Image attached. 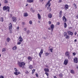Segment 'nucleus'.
<instances>
[{
    "instance_id": "nucleus-63",
    "label": "nucleus",
    "mask_w": 78,
    "mask_h": 78,
    "mask_svg": "<svg viewBox=\"0 0 78 78\" xmlns=\"http://www.w3.org/2000/svg\"><path fill=\"white\" fill-rule=\"evenodd\" d=\"M0 21H2V22H3L4 20H0Z\"/></svg>"
},
{
    "instance_id": "nucleus-46",
    "label": "nucleus",
    "mask_w": 78,
    "mask_h": 78,
    "mask_svg": "<svg viewBox=\"0 0 78 78\" xmlns=\"http://www.w3.org/2000/svg\"><path fill=\"white\" fill-rule=\"evenodd\" d=\"M30 11H32V12H33V8H31V9H30Z\"/></svg>"
},
{
    "instance_id": "nucleus-12",
    "label": "nucleus",
    "mask_w": 78,
    "mask_h": 78,
    "mask_svg": "<svg viewBox=\"0 0 78 78\" xmlns=\"http://www.w3.org/2000/svg\"><path fill=\"white\" fill-rule=\"evenodd\" d=\"M62 11H60L59 13V17H62Z\"/></svg>"
},
{
    "instance_id": "nucleus-34",
    "label": "nucleus",
    "mask_w": 78,
    "mask_h": 78,
    "mask_svg": "<svg viewBox=\"0 0 78 78\" xmlns=\"http://www.w3.org/2000/svg\"><path fill=\"white\" fill-rule=\"evenodd\" d=\"M4 3H7L8 1H6V0H5L4 1Z\"/></svg>"
},
{
    "instance_id": "nucleus-33",
    "label": "nucleus",
    "mask_w": 78,
    "mask_h": 78,
    "mask_svg": "<svg viewBox=\"0 0 78 78\" xmlns=\"http://www.w3.org/2000/svg\"><path fill=\"white\" fill-rule=\"evenodd\" d=\"M35 71V69H34L32 70V74H33V73H34Z\"/></svg>"
},
{
    "instance_id": "nucleus-22",
    "label": "nucleus",
    "mask_w": 78,
    "mask_h": 78,
    "mask_svg": "<svg viewBox=\"0 0 78 78\" xmlns=\"http://www.w3.org/2000/svg\"><path fill=\"white\" fill-rule=\"evenodd\" d=\"M16 49H17V47H16V46H15L12 48L13 50H16Z\"/></svg>"
},
{
    "instance_id": "nucleus-16",
    "label": "nucleus",
    "mask_w": 78,
    "mask_h": 78,
    "mask_svg": "<svg viewBox=\"0 0 78 78\" xmlns=\"http://www.w3.org/2000/svg\"><path fill=\"white\" fill-rule=\"evenodd\" d=\"M37 15H38V19L39 20L41 19V15H40V14H39V13H38V14Z\"/></svg>"
},
{
    "instance_id": "nucleus-55",
    "label": "nucleus",
    "mask_w": 78,
    "mask_h": 78,
    "mask_svg": "<svg viewBox=\"0 0 78 78\" xmlns=\"http://www.w3.org/2000/svg\"><path fill=\"white\" fill-rule=\"evenodd\" d=\"M62 2V0H60L58 2L59 3H61Z\"/></svg>"
},
{
    "instance_id": "nucleus-38",
    "label": "nucleus",
    "mask_w": 78,
    "mask_h": 78,
    "mask_svg": "<svg viewBox=\"0 0 78 78\" xmlns=\"http://www.w3.org/2000/svg\"><path fill=\"white\" fill-rule=\"evenodd\" d=\"M45 74H46V75L47 76H48V73H47V72H45Z\"/></svg>"
},
{
    "instance_id": "nucleus-25",
    "label": "nucleus",
    "mask_w": 78,
    "mask_h": 78,
    "mask_svg": "<svg viewBox=\"0 0 78 78\" xmlns=\"http://www.w3.org/2000/svg\"><path fill=\"white\" fill-rule=\"evenodd\" d=\"M73 6H74L75 9H76L77 8L76 5V4H75V3H74L73 4Z\"/></svg>"
},
{
    "instance_id": "nucleus-17",
    "label": "nucleus",
    "mask_w": 78,
    "mask_h": 78,
    "mask_svg": "<svg viewBox=\"0 0 78 78\" xmlns=\"http://www.w3.org/2000/svg\"><path fill=\"white\" fill-rule=\"evenodd\" d=\"M33 0H27V2L28 3H33Z\"/></svg>"
},
{
    "instance_id": "nucleus-23",
    "label": "nucleus",
    "mask_w": 78,
    "mask_h": 78,
    "mask_svg": "<svg viewBox=\"0 0 78 78\" xmlns=\"http://www.w3.org/2000/svg\"><path fill=\"white\" fill-rule=\"evenodd\" d=\"M64 28L67 27V24L65 22L64 23Z\"/></svg>"
},
{
    "instance_id": "nucleus-62",
    "label": "nucleus",
    "mask_w": 78,
    "mask_h": 78,
    "mask_svg": "<svg viewBox=\"0 0 78 78\" xmlns=\"http://www.w3.org/2000/svg\"><path fill=\"white\" fill-rule=\"evenodd\" d=\"M76 41H77V40L76 39H75L74 40V42H76Z\"/></svg>"
},
{
    "instance_id": "nucleus-6",
    "label": "nucleus",
    "mask_w": 78,
    "mask_h": 78,
    "mask_svg": "<svg viewBox=\"0 0 78 78\" xmlns=\"http://www.w3.org/2000/svg\"><path fill=\"white\" fill-rule=\"evenodd\" d=\"M67 33H68V35H71V36H73V33H72V32L70 31H68L67 32Z\"/></svg>"
},
{
    "instance_id": "nucleus-43",
    "label": "nucleus",
    "mask_w": 78,
    "mask_h": 78,
    "mask_svg": "<svg viewBox=\"0 0 78 78\" xmlns=\"http://www.w3.org/2000/svg\"><path fill=\"white\" fill-rule=\"evenodd\" d=\"M20 44H21V42H19L17 43L18 45H20Z\"/></svg>"
},
{
    "instance_id": "nucleus-61",
    "label": "nucleus",
    "mask_w": 78,
    "mask_h": 78,
    "mask_svg": "<svg viewBox=\"0 0 78 78\" xmlns=\"http://www.w3.org/2000/svg\"><path fill=\"white\" fill-rule=\"evenodd\" d=\"M76 18H77V19H78V15H77L76 16Z\"/></svg>"
},
{
    "instance_id": "nucleus-26",
    "label": "nucleus",
    "mask_w": 78,
    "mask_h": 78,
    "mask_svg": "<svg viewBox=\"0 0 78 78\" xmlns=\"http://www.w3.org/2000/svg\"><path fill=\"white\" fill-rule=\"evenodd\" d=\"M10 41V38H7V41L8 42H9Z\"/></svg>"
},
{
    "instance_id": "nucleus-7",
    "label": "nucleus",
    "mask_w": 78,
    "mask_h": 78,
    "mask_svg": "<svg viewBox=\"0 0 78 78\" xmlns=\"http://www.w3.org/2000/svg\"><path fill=\"white\" fill-rule=\"evenodd\" d=\"M74 61L75 63H78V58L76 57L74 58Z\"/></svg>"
},
{
    "instance_id": "nucleus-27",
    "label": "nucleus",
    "mask_w": 78,
    "mask_h": 78,
    "mask_svg": "<svg viewBox=\"0 0 78 78\" xmlns=\"http://www.w3.org/2000/svg\"><path fill=\"white\" fill-rule=\"evenodd\" d=\"M29 69H31L33 68V66L31 65H30L29 67Z\"/></svg>"
},
{
    "instance_id": "nucleus-59",
    "label": "nucleus",
    "mask_w": 78,
    "mask_h": 78,
    "mask_svg": "<svg viewBox=\"0 0 78 78\" xmlns=\"http://www.w3.org/2000/svg\"><path fill=\"white\" fill-rule=\"evenodd\" d=\"M51 28L49 27V28H48V29L49 30H51Z\"/></svg>"
},
{
    "instance_id": "nucleus-32",
    "label": "nucleus",
    "mask_w": 78,
    "mask_h": 78,
    "mask_svg": "<svg viewBox=\"0 0 78 78\" xmlns=\"http://www.w3.org/2000/svg\"><path fill=\"white\" fill-rule=\"evenodd\" d=\"M63 20H66V18L65 16H64L62 18Z\"/></svg>"
},
{
    "instance_id": "nucleus-1",
    "label": "nucleus",
    "mask_w": 78,
    "mask_h": 78,
    "mask_svg": "<svg viewBox=\"0 0 78 78\" xmlns=\"http://www.w3.org/2000/svg\"><path fill=\"white\" fill-rule=\"evenodd\" d=\"M18 64L19 65L20 67H22V66H25V63L23 62H18Z\"/></svg>"
},
{
    "instance_id": "nucleus-24",
    "label": "nucleus",
    "mask_w": 78,
    "mask_h": 78,
    "mask_svg": "<svg viewBox=\"0 0 78 78\" xmlns=\"http://www.w3.org/2000/svg\"><path fill=\"white\" fill-rule=\"evenodd\" d=\"M28 59L29 60H31H31H32V57H30V56H29L28 57Z\"/></svg>"
},
{
    "instance_id": "nucleus-54",
    "label": "nucleus",
    "mask_w": 78,
    "mask_h": 78,
    "mask_svg": "<svg viewBox=\"0 0 78 78\" xmlns=\"http://www.w3.org/2000/svg\"><path fill=\"white\" fill-rule=\"evenodd\" d=\"M0 78H4V77L3 76H0Z\"/></svg>"
},
{
    "instance_id": "nucleus-45",
    "label": "nucleus",
    "mask_w": 78,
    "mask_h": 78,
    "mask_svg": "<svg viewBox=\"0 0 78 78\" xmlns=\"http://www.w3.org/2000/svg\"><path fill=\"white\" fill-rule=\"evenodd\" d=\"M73 56H75V55H76V54L75 52L73 53Z\"/></svg>"
},
{
    "instance_id": "nucleus-57",
    "label": "nucleus",
    "mask_w": 78,
    "mask_h": 78,
    "mask_svg": "<svg viewBox=\"0 0 78 78\" xmlns=\"http://www.w3.org/2000/svg\"><path fill=\"white\" fill-rule=\"evenodd\" d=\"M54 78H57V77H56V76H54Z\"/></svg>"
},
{
    "instance_id": "nucleus-8",
    "label": "nucleus",
    "mask_w": 78,
    "mask_h": 78,
    "mask_svg": "<svg viewBox=\"0 0 78 78\" xmlns=\"http://www.w3.org/2000/svg\"><path fill=\"white\" fill-rule=\"evenodd\" d=\"M51 31H53V29H54V28H55V26L53 24H51Z\"/></svg>"
},
{
    "instance_id": "nucleus-3",
    "label": "nucleus",
    "mask_w": 78,
    "mask_h": 78,
    "mask_svg": "<svg viewBox=\"0 0 78 78\" xmlns=\"http://www.w3.org/2000/svg\"><path fill=\"white\" fill-rule=\"evenodd\" d=\"M14 70L16 72L14 73V74L16 75H18L19 74H20V73L19 72H17V69L15 68Z\"/></svg>"
},
{
    "instance_id": "nucleus-40",
    "label": "nucleus",
    "mask_w": 78,
    "mask_h": 78,
    "mask_svg": "<svg viewBox=\"0 0 78 78\" xmlns=\"http://www.w3.org/2000/svg\"><path fill=\"white\" fill-rule=\"evenodd\" d=\"M49 50H50V51L51 52H52V51H53V49L52 48H50Z\"/></svg>"
},
{
    "instance_id": "nucleus-36",
    "label": "nucleus",
    "mask_w": 78,
    "mask_h": 78,
    "mask_svg": "<svg viewBox=\"0 0 78 78\" xmlns=\"http://www.w3.org/2000/svg\"><path fill=\"white\" fill-rule=\"evenodd\" d=\"M59 76L60 77H62V74L61 73L59 74Z\"/></svg>"
},
{
    "instance_id": "nucleus-39",
    "label": "nucleus",
    "mask_w": 78,
    "mask_h": 78,
    "mask_svg": "<svg viewBox=\"0 0 78 78\" xmlns=\"http://www.w3.org/2000/svg\"><path fill=\"white\" fill-rule=\"evenodd\" d=\"M68 58L69 59H70V58H71V57L70 56V55H69L68 56Z\"/></svg>"
},
{
    "instance_id": "nucleus-44",
    "label": "nucleus",
    "mask_w": 78,
    "mask_h": 78,
    "mask_svg": "<svg viewBox=\"0 0 78 78\" xmlns=\"http://www.w3.org/2000/svg\"><path fill=\"white\" fill-rule=\"evenodd\" d=\"M49 53H47L46 54H45V56H48V55H49Z\"/></svg>"
},
{
    "instance_id": "nucleus-35",
    "label": "nucleus",
    "mask_w": 78,
    "mask_h": 78,
    "mask_svg": "<svg viewBox=\"0 0 78 78\" xmlns=\"http://www.w3.org/2000/svg\"><path fill=\"white\" fill-rule=\"evenodd\" d=\"M43 50L41 49V50L40 52V53H43Z\"/></svg>"
},
{
    "instance_id": "nucleus-5",
    "label": "nucleus",
    "mask_w": 78,
    "mask_h": 78,
    "mask_svg": "<svg viewBox=\"0 0 78 78\" xmlns=\"http://www.w3.org/2000/svg\"><path fill=\"white\" fill-rule=\"evenodd\" d=\"M52 0H50L48 1V2L47 3L46 6H48V7H50V1H51Z\"/></svg>"
},
{
    "instance_id": "nucleus-21",
    "label": "nucleus",
    "mask_w": 78,
    "mask_h": 78,
    "mask_svg": "<svg viewBox=\"0 0 78 78\" xmlns=\"http://www.w3.org/2000/svg\"><path fill=\"white\" fill-rule=\"evenodd\" d=\"M47 9H48V10H49V11L50 12V11H51V7H47Z\"/></svg>"
},
{
    "instance_id": "nucleus-31",
    "label": "nucleus",
    "mask_w": 78,
    "mask_h": 78,
    "mask_svg": "<svg viewBox=\"0 0 78 78\" xmlns=\"http://www.w3.org/2000/svg\"><path fill=\"white\" fill-rule=\"evenodd\" d=\"M12 20H16V17H13L12 18Z\"/></svg>"
},
{
    "instance_id": "nucleus-2",
    "label": "nucleus",
    "mask_w": 78,
    "mask_h": 78,
    "mask_svg": "<svg viewBox=\"0 0 78 78\" xmlns=\"http://www.w3.org/2000/svg\"><path fill=\"white\" fill-rule=\"evenodd\" d=\"M3 10L4 11H6V10L8 12H9V7L8 6L6 7V6H4L3 8Z\"/></svg>"
},
{
    "instance_id": "nucleus-4",
    "label": "nucleus",
    "mask_w": 78,
    "mask_h": 78,
    "mask_svg": "<svg viewBox=\"0 0 78 78\" xmlns=\"http://www.w3.org/2000/svg\"><path fill=\"white\" fill-rule=\"evenodd\" d=\"M9 30L11 31H12V24L11 23H10L9 24Z\"/></svg>"
},
{
    "instance_id": "nucleus-11",
    "label": "nucleus",
    "mask_w": 78,
    "mask_h": 78,
    "mask_svg": "<svg viewBox=\"0 0 78 78\" xmlns=\"http://www.w3.org/2000/svg\"><path fill=\"white\" fill-rule=\"evenodd\" d=\"M64 8L65 10H67L69 9V5H66L65 6Z\"/></svg>"
},
{
    "instance_id": "nucleus-14",
    "label": "nucleus",
    "mask_w": 78,
    "mask_h": 78,
    "mask_svg": "<svg viewBox=\"0 0 78 78\" xmlns=\"http://www.w3.org/2000/svg\"><path fill=\"white\" fill-rule=\"evenodd\" d=\"M65 55L66 56H69V55H70V54H69V52L68 51H66L65 53Z\"/></svg>"
},
{
    "instance_id": "nucleus-48",
    "label": "nucleus",
    "mask_w": 78,
    "mask_h": 78,
    "mask_svg": "<svg viewBox=\"0 0 78 78\" xmlns=\"http://www.w3.org/2000/svg\"><path fill=\"white\" fill-rule=\"evenodd\" d=\"M60 24V23H59V22H58L57 23V25H59Z\"/></svg>"
},
{
    "instance_id": "nucleus-29",
    "label": "nucleus",
    "mask_w": 78,
    "mask_h": 78,
    "mask_svg": "<svg viewBox=\"0 0 78 78\" xmlns=\"http://www.w3.org/2000/svg\"><path fill=\"white\" fill-rule=\"evenodd\" d=\"M67 33L66 32H65L64 34V36H67Z\"/></svg>"
},
{
    "instance_id": "nucleus-18",
    "label": "nucleus",
    "mask_w": 78,
    "mask_h": 78,
    "mask_svg": "<svg viewBox=\"0 0 78 78\" xmlns=\"http://www.w3.org/2000/svg\"><path fill=\"white\" fill-rule=\"evenodd\" d=\"M48 17H49V18H51V17H52V15H51V14H49L48 15Z\"/></svg>"
},
{
    "instance_id": "nucleus-53",
    "label": "nucleus",
    "mask_w": 78,
    "mask_h": 78,
    "mask_svg": "<svg viewBox=\"0 0 78 78\" xmlns=\"http://www.w3.org/2000/svg\"><path fill=\"white\" fill-rule=\"evenodd\" d=\"M16 20H13V22H16Z\"/></svg>"
},
{
    "instance_id": "nucleus-37",
    "label": "nucleus",
    "mask_w": 78,
    "mask_h": 78,
    "mask_svg": "<svg viewBox=\"0 0 78 78\" xmlns=\"http://www.w3.org/2000/svg\"><path fill=\"white\" fill-rule=\"evenodd\" d=\"M27 34H29V33H30V30H28L27 32Z\"/></svg>"
},
{
    "instance_id": "nucleus-10",
    "label": "nucleus",
    "mask_w": 78,
    "mask_h": 78,
    "mask_svg": "<svg viewBox=\"0 0 78 78\" xmlns=\"http://www.w3.org/2000/svg\"><path fill=\"white\" fill-rule=\"evenodd\" d=\"M67 63H68V59H66L65 60L64 64L65 65H67Z\"/></svg>"
},
{
    "instance_id": "nucleus-51",
    "label": "nucleus",
    "mask_w": 78,
    "mask_h": 78,
    "mask_svg": "<svg viewBox=\"0 0 78 78\" xmlns=\"http://www.w3.org/2000/svg\"><path fill=\"white\" fill-rule=\"evenodd\" d=\"M22 25H24L25 24V23L24 22H23L22 23Z\"/></svg>"
},
{
    "instance_id": "nucleus-9",
    "label": "nucleus",
    "mask_w": 78,
    "mask_h": 78,
    "mask_svg": "<svg viewBox=\"0 0 78 78\" xmlns=\"http://www.w3.org/2000/svg\"><path fill=\"white\" fill-rule=\"evenodd\" d=\"M19 41L20 42H22V41H23V39L22 38V36H20L19 37Z\"/></svg>"
},
{
    "instance_id": "nucleus-28",
    "label": "nucleus",
    "mask_w": 78,
    "mask_h": 78,
    "mask_svg": "<svg viewBox=\"0 0 78 78\" xmlns=\"http://www.w3.org/2000/svg\"><path fill=\"white\" fill-rule=\"evenodd\" d=\"M66 39H69L70 38V36L69 35H66Z\"/></svg>"
},
{
    "instance_id": "nucleus-13",
    "label": "nucleus",
    "mask_w": 78,
    "mask_h": 78,
    "mask_svg": "<svg viewBox=\"0 0 78 78\" xmlns=\"http://www.w3.org/2000/svg\"><path fill=\"white\" fill-rule=\"evenodd\" d=\"M23 16L24 17H27V16H28V14L27 12L24 13L23 14Z\"/></svg>"
},
{
    "instance_id": "nucleus-49",
    "label": "nucleus",
    "mask_w": 78,
    "mask_h": 78,
    "mask_svg": "<svg viewBox=\"0 0 78 78\" xmlns=\"http://www.w3.org/2000/svg\"><path fill=\"white\" fill-rule=\"evenodd\" d=\"M49 24H51V21H49L48 22Z\"/></svg>"
},
{
    "instance_id": "nucleus-60",
    "label": "nucleus",
    "mask_w": 78,
    "mask_h": 78,
    "mask_svg": "<svg viewBox=\"0 0 78 78\" xmlns=\"http://www.w3.org/2000/svg\"><path fill=\"white\" fill-rule=\"evenodd\" d=\"M3 17H2L1 18V20H3Z\"/></svg>"
},
{
    "instance_id": "nucleus-47",
    "label": "nucleus",
    "mask_w": 78,
    "mask_h": 78,
    "mask_svg": "<svg viewBox=\"0 0 78 78\" xmlns=\"http://www.w3.org/2000/svg\"><path fill=\"white\" fill-rule=\"evenodd\" d=\"M36 75L37 77H38V74L37 73L36 74Z\"/></svg>"
},
{
    "instance_id": "nucleus-42",
    "label": "nucleus",
    "mask_w": 78,
    "mask_h": 78,
    "mask_svg": "<svg viewBox=\"0 0 78 78\" xmlns=\"http://www.w3.org/2000/svg\"><path fill=\"white\" fill-rule=\"evenodd\" d=\"M29 23L30 24H32V21L30 20L29 21Z\"/></svg>"
},
{
    "instance_id": "nucleus-50",
    "label": "nucleus",
    "mask_w": 78,
    "mask_h": 78,
    "mask_svg": "<svg viewBox=\"0 0 78 78\" xmlns=\"http://www.w3.org/2000/svg\"><path fill=\"white\" fill-rule=\"evenodd\" d=\"M24 31H27V28H25L24 29Z\"/></svg>"
},
{
    "instance_id": "nucleus-56",
    "label": "nucleus",
    "mask_w": 78,
    "mask_h": 78,
    "mask_svg": "<svg viewBox=\"0 0 78 78\" xmlns=\"http://www.w3.org/2000/svg\"><path fill=\"white\" fill-rule=\"evenodd\" d=\"M76 34H77V33H76V32H75V33H74V34L75 35H76Z\"/></svg>"
},
{
    "instance_id": "nucleus-58",
    "label": "nucleus",
    "mask_w": 78,
    "mask_h": 78,
    "mask_svg": "<svg viewBox=\"0 0 78 78\" xmlns=\"http://www.w3.org/2000/svg\"><path fill=\"white\" fill-rule=\"evenodd\" d=\"M39 1L41 2H42L43 0H39Z\"/></svg>"
},
{
    "instance_id": "nucleus-20",
    "label": "nucleus",
    "mask_w": 78,
    "mask_h": 78,
    "mask_svg": "<svg viewBox=\"0 0 78 78\" xmlns=\"http://www.w3.org/2000/svg\"><path fill=\"white\" fill-rule=\"evenodd\" d=\"M6 49L5 48H4L2 49V53H3L4 51H6Z\"/></svg>"
},
{
    "instance_id": "nucleus-19",
    "label": "nucleus",
    "mask_w": 78,
    "mask_h": 78,
    "mask_svg": "<svg viewBox=\"0 0 78 78\" xmlns=\"http://www.w3.org/2000/svg\"><path fill=\"white\" fill-rule=\"evenodd\" d=\"M71 73H73V74H74L75 73V72H74V70L73 69H72L70 70Z\"/></svg>"
},
{
    "instance_id": "nucleus-41",
    "label": "nucleus",
    "mask_w": 78,
    "mask_h": 78,
    "mask_svg": "<svg viewBox=\"0 0 78 78\" xmlns=\"http://www.w3.org/2000/svg\"><path fill=\"white\" fill-rule=\"evenodd\" d=\"M9 16L10 17H12V14H9Z\"/></svg>"
},
{
    "instance_id": "nucleus-30",
    "label": "nucleus",
    "mask_w": 78,
    "mask_h": 78,
    "mask_svg": "<svg viewBox=\"0 0 78 78\" xmlns=\"http://www.w3.org/2000/svg\"><path fill=\"white\" fill-rule=\"evenodd\" d=\"M42 53H41V52L39 53V56L40 58H41V55H42Z\"/></svg>"
},
{
    "instance_id": "nucleus-15",
    "label": "nucleus",
    "mask_w": 78,
    "mask_h": 78,
    "mask_svg": "<svg viewBox=\"0 0 78 78\" xmlns=\"http://www.w3.org/2000/svg\"><path fill=\"white\" fill-rule=\"evenodd\" d=\"M44 70L45 72H49V69H48V68L44 69Z\"/></svg>"
},
{
    "instance_id": "nucleus-52",
    "label": "nucleus",
    "mask_w": 78,
    "mask_h": 78,
    "mask_svg": "<svg viewBox=\"0 0 78 78\" xmlns=\"http://www.w3.org/2000/svg\"><path fill=\"white\" fill-rule=\"evenodd\" d=\"M17 31H19V27H18L17 28Z\"/></svg>"
},
{
    "instance_id": "nucleus-64",
    "label": "nucleus",
    "mask_w": 78,
    "mask_h": 78,
    "mask_svg": "<svg viewBox=\"0 0 78 78\" xmlns=\"http://www.w3.org/2000/svg\"><path fill=\"white\" fill-rule=\"evenodd\" d=\"M43 39H45V37H43Z\"/></svg>"
}]
</instances>
